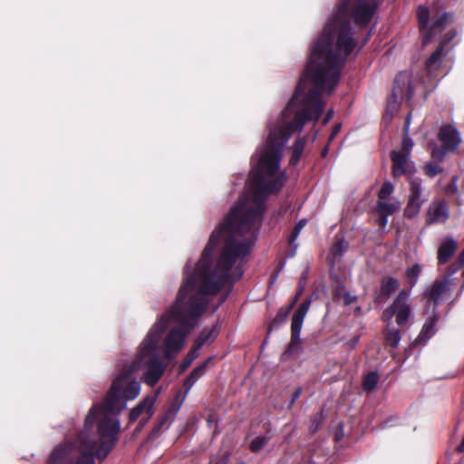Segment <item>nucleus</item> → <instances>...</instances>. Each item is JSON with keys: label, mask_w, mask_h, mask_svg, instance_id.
<instances>
[{"label": "nucleus", "mask_w": 464, "mask_h": 464, "mask_svg": "<svg viewBox=\"0 0 464 464\" xmlns=\"http://www.w3.org/2000/svg\"><path fill=\"white\" fill-rule=\"evenodd\" d=\"M281 160H256L250 175L253 204L248 206L240 198L229 210L219 226L212 232L193 274L185 279L178 292L176 300L166 315H162L141 343L137 359L126 365L113 380L103 403L101 415L118 414L126 406V401L134 400L140 392V383L130 380L132 373L141 367L143 360L156 350L169 321L179 325L172 328L166 336L163 346L166 359H171L184 346L185 337L195 327L197 320L208 306L207 295H215L228 286L229 290L241 279L244 271L235 266L239 258L251 252L253 242L238 240L251 230L258 229L266 209V201L276 194L285 181L284 172L277 174Z\"/></svg>", "instance_id": "nucleus-1"}, {"label": "nucleus", "mask_w": 464, "mask_h": 464, "mask_svg": "<svg viewBox=\"0 0 464 464\" xmlns=\"http://www.w3.org/2000/svg\"><path fill=\"white\" fill-rule=\"evenodd\" d=\"M377 5L369 0H340L314 44L305 69L285 109L271 117L266 125L265 145H286L308 121L321 117L324 102L322 92L332 93L338 85L346 58L356 45L351 19L366 27Z\"/></svg>", "instance_id": "nucleus-2"}, {"label": "nucleus", "mask_w": 464, "mask_h": 464, "mask_svg": "<svg viewBox=\"0 0 464 464\" xmlns=\"http://www.w3.org/2000/svg\"><path fill=\"white\" fill-rule=\"evenodd\" d=\"M100 404H93L84 420V429L79 434V446L68 443L53 450L48 464H95V459L104 460L115 447L121 429L118 419L101 415Z\"/></svg>", "instance_id": "nucleus-3"}, {"label": "nucleus", "mask_w": 464, "mask_h": 464, "mask_svg": "<svg viewBox=\"0 0 464 464\" xmlns=\"http://www.w3.org/2000/svg\"><path fill=\"white\" fill-rule=\"evenodd\" d=\"M310 299H305L294 313L291 321V340L285 351V354L291 355L300 348V334L304 319L310 308Z\"/></svg>", "instance_id": "nucleus-4"}, {"label": "nucleus", "mask_w": 464, "mask_h": 464, "mask_svg": "<svg viewBox=\"0 0 464 464\" xmlns=\"http://www.w3.org/2000/svg\"><path fill=\"white\" fill-rule=\"evenodd\" d=\"M406 76L401 72L394 79L392 92L387 99L386 110L383 116L384 121H391L393 115L399 111L401 102L406 96Z\"/></svg>", "instance_id": "nucleus-5"}, {"label": "nucleus", "mask_w": 464, "mask_h": 464, "mask_svg": "<svg viewBox=\"0 0 464 464\" xmlns=\"http://www.w3.org/2000/svg\"><path fill=\"white\" fill-rule=\"evenodd\" d=\"M396 317V323L400 326L406 324V290H401L393 303L386 308L382 315L383 322L389 324L392 317Z\"/></svg>", "instance_id": "nucleus-6"}, {"label": "nucleus", "mask_w": 464, "mask_h": 464, "mask_svg": "<svg viewBox=\"0 0 464 464\" xmlns=\"http://www.w3.org/2000/svg\"><path fill=\"white\" fill-rule=\"evenodd\" d=\"M146 371L143 381L149 386H155L165 372V365L157 356H153L145 362Z\"/></svg>", "instance_id": "nucleus-7"}, {"label": "nucleus", "mask_w": 464, "mask_h": 464, "mask_svg": "<svg viewBox=\"0 0 464 464\" xmlns=\"http://www.w3.org/2000/svg\"><path fill=\"white\" fill-rule=\"evenodd\" d=\"M159 392L147 395L141 401H140L129 414V423L135 422L143 413L146 417L151 418L154 415V405L157 401Z\"/></svg>", "instance_id": "nucleus-8"}, {"label": "nucleus", "mask_w": 464, "mask_h": 464, "mask_svg": "<svg viewBox=\"0 0 464 464\" xmlns=\"http://www.w3.org/2000/svg\"><path fill=\"white\" fill-rule=\"evenodd\" d=\"M454 15L451 13L443 12L437 14L429 28L426 35H424V44H427L432 37L441 33L449 24L453 23Z\"/></svg>", "instance_id": "nucleus-9"}, {"label": "nucleus", "mask_w": 464, "mask_h": 464, "mask_svg": "<svg viewBox=\"0 0 464 464\" xmlns=\"http://www.w3.org/2000/svg\"><path fill=\"white\" fill-rule=\"evenodd\" d=\"M450 289L448 278L435 280L425 291V297L433 304H437Z\"/></svg>", "instance_id": "nucleus-10"}, {"label": "nucleus", "mask_w": 464, "mask_h": 464, "mask_svg": "<svg viewBox=\"0 0 464 464\" xmlns=\"http://www.w3.org/2000/svg\"><path fill=\"white\" fill-rule=\"evenodd\" d=\"M411 195L408 200V217L415 216L419 213L425 198L421 195L420 183L417 181L411 182Z\"/></svg>", "instance_id": "nucleus-11"}, {"label": "nucleus", "mask_w": 464, "mask_h": 464, "mask_svg": "<svg viewBox=\"0 0 464 464\" xmlns=\"http://www.w3.org/2000/svg\"><path fill=\"white\" fill-rule=\"evenodd\" d=\"M211 361L212 357L207 358L204 362H202L196 368H194L191 371V372L184 379L182 385L183 388L185 389V396H187V394L191 390L193 385L198 382V380L206 373Z\"/></svg>", "instance_id": "nucleus-12"}, {"label": "nucleus", "mask_w": 464, "mask_h": 464, "mask_svg": "<svg viewBox=\"0 0 464 464\" xmlns=\"http://www.w3.org/2000/svg\"><path fill=\"white\" fill-rule=\"evenodd\" d=\"M392 176L398 178L406 174V147H401L400 151L392 150Z\"/></svg>", "instance_id": "nucleus-13"}, {"label": "nucleus", "mask_w": 464, "mask_h": 464, "mask_svg": "<svg viewBox=\"0 0 464 464\" xmlns=\"http://www.w3.org/2000/svg\"><path fill=\"white\" fill-rule=\"evenodd\" d=\"M439 138L443 145H459L461 142L459 132L452 125L442 126L439 132Z\"/></svg>", "instance_id": "nucleus-14"}, {"label": "nucleus", "mask_w": 464, "mask_h": 464, "mask_svg": "<svg viewBox=\"0 0 464 464\" xmlns=\"http://www.w3.org/2000/svg\"><path fill=\"white\" fill-rule=\"evenodd\" d=\"M430 222H443L448 218L447 206L444 201L433 202L428 210Z\"/></svg>", "instance_id": "nucleus-15"}, {"label": "nucleus", "mask_w": 464, "mask_h": 464, "mask_svg": "<svg viewBox=\"0 0 464 464\" xmlns=\"http://www.w3.org/2000/svg\"><path fill=\"white\" fill-rule=\"evenodd\" d=\"M219 332L218 322H217L210 329L204 328L195 341V350L200 349L208 342H213Z\"/></svg>", "instance_id": "nucleus-16"}, {"label": "nucleus", "mask_w": 464, "mask_h": 464, "mask_svg": "<svg viewBox=\"0 0 464 464\" xmlns=\"http://www.w3.org/2000/svg\"><path fill=\"white\" fill-rule=\"evenodd\" d=\"M437 320L438 319L436 315H433L427 320L418 338L413 342V346L417 345V343H419L426 342L429 338L432 336V334L435 333V324L437 323Z\"/></svg>", "instance_id": "nucleus-17"}, {"label": "nucleus", "mask_w": 464, "mask_h": 464, "mask_svg": "<svg viewBox=\"0 0 464 464\" xmlns=\"http://www.w3.org/2000/svg\"><path fill=\"white\" fill-rule=\"evenodd\" d=\"M448 51L449 49L444 50L438 46L437 49L431 53L426 62V66L430 72H432L440 67L443 57L447 54Z\"/></svg>", "instance_id": "nucleus-18"}, {"label": "nucleus", "mask_w": 464, "mask_h": 464, "mask_svg": "<svg viewBox=\"0 0 464 464\" xmlns=\"http://www.w3.org/2000/svg\"><path fill=\"white\" fill-rule=\"evenodd\" d=\"M456 251V244L452 240L442 243L438 251V260L440 263H446Z\"/></svg>", "instance_id": "nucleus-19"}, {"label": "nucleus", "mask_w": 464, "mask_h": 464, "mask_svg": "<svg viewBox=\"0 0 464 464\" xmlns=\"http://www.w3.org/2000/svg\"><path fill=\"white\" fill-rule=\"evenodd\" d=\"M399 285L397 279L391 276L383 277L381 284V295L389 297L398 289Z\"/></svg>", "instance_id": "nucleus-20"}, {"label": "nucleus", "mask_w": 464, "mask_h": 464, "mask_svg": "<svg viewBox=\"0 0 464 464\" xmlns=\"http://www.w3.org/2000/svg\"><path fill=\"white\" fill-rule=\"evenodd\" d=\"M379 373L376 371H372L366 373L362 378V386L364 392H372L379 382Z\"/></svg>", "instance_id": "nucleus-21"}, {"label": "nucleus", "mask_w": 464, "mask_h": 464, "mask_svg": "<svg viewBox=\"0 0 464 464\" xmlns=\"http://www.w3.org/2000/svg\"><path fill=\"white\" fill-rule=\"evenodd\" d=\"M305 225H306V219L303 218V219L299 220L294 227V228L289 236L288 244L291 246H293V250H292L290 256H294L295 254V249L297 247V245L295 244V241L297 239L301 230L305 227Z\"/></svg>", "instance_id": "nucleus-22"}, {"label": "nucleus", "mask_w": 464, "mask_h": 464, "mask_svg": "<svg viewBox=\"0 0 464 464\" xmlns=\"http://www.w3.org/2000/svg\"><path fill=\"white\" fill-rule=\"evenodd\" d=\"M400 208L399 202L387 203L383 200H379L376 206L378 214H384L386 216L392 215Z\"/></svg>", "instance_id": "nucleus-23"}, {"label": "nucleus", "mask_w": 464, "mask_h": 464, "mask_svg": "<svg viewBox=\"0 0 464 464\" xmlns=\"http://www.w3.org/2000/svg\"><path fill=\"white\" fill-rule=\"evenodd\" d=\"M417 16L420 27L424 35H426L430 25L429 24L430 12L426 7L420 6L418 9Z\"/></svg>", "instance_id": "nucleus-24"}, {"label": "nucleus", "mask_w": 464, "mask_h": 464, "mask_svg": "<svg viewBox=\"0 0 464 464\" xmlns=\"http://www.w3.org/2000/svg\"><path fill=\"white\" fill-rule=\"evenodd\" d=\"M456 147H434L430 152L432 160L441 162L448 153L454 151Z\"/></svg>", "instance_id": "nucleus-25"}, {"label": "nucleus", "mask_w": 464, "mask_h": 464, "mask_svg": "<svg viewBox=\"0 0 464 464\" xmlns=\"http://www.w3.org/2000/svg\"><path fill=\"white\" fill-rule=\"evenodd\" d=\"M271 436H258L256 437V439H254L250 445H249V450L251 452L253 453H258L260 452L264 447H266L268 442L270 441L271 440Z\"/></svg>", "instance_id": "nucleus-26"}, {"label": "nucleus", "mask_w": 464, "mask_h": 464, "mask_svg": "<svg viewBox=\"0 0 464 464\" xmlns=\"http://www.w3.org/2000/svg\"><path fill=\"white\" fill-rule=\"evenodd\" d=\"M198 357L197 350H195V345L193 349L190 350L179 366V373H183L194 362V360Z\"/></svg>", "instance_id": "nucleus-27"}, {"label": "nucleus", "mask_w": 464, "mask_h": 464, "mask_svg": "<svg viewBox=\"0 0 464 464\" xmlns=\"http://www.w3.org/2000/svg\"><path fill=\"white\" fill-rule=\"evenodd\" d=\"M401 341V335L398 330H388L385 334V343L391 347H397Z\"/></svg>", "instance_id": "nucleus-28"}, {"label": "nucleus", "mask_w": 464, "mask_h": 464, "mask_svg": "<svg viewBox=\"0 0 464 464\" xmlns=\"http://www.w3.org/2000/svg\"><path fill=\"white\" fill-rule=\"evenodd\" d=\"M458 30L455 28L449 30L442 35L439 46L446 50V47L458 36Z\"/></svg>", "instance_id": "nucleus-29"}, {"label": "nucleus", "mask_w": 464, "mask_h": 464, "mask_svg": "<svg viewBox=\"0 0 464 464\" xmlns=\"http://www.w3.org/2000/svg\"><path fill=\"white\" fill-rule=\"evenodd\" d=\"M348 248V243L344 239H339L332 246L331 253L334 257L343 256L344 251Z\"/></svg>", "instance_id": "nucleus-30"}, {"label": "nucleus", "mask_w": 464, "mask_h": 464, "mask_svg": "<svg viewBox=\"0 0 464 464\" xmlns=\"http://www.w3.org/2000/svg\"><path fill=\"white\" fill-rule=\"evenodd\" d=\"M185 395L183 396V398L181 400H179V394L176 396V398L174 399V401L170 403V405L169 406L168 410L166 411V412H168L172 420L175 419L177 413L179 412V409L181 408V405L185 400Z\"/></svg>", "instance_id": "nucleus-31"}, {"label": "nucleus", "mask_w": 464, "mask_h": 464, "mask_svg": "<svg viewBox=\"0 0 464 464\" xmlns=\"http://www.w3.org/2000/svg\"><path fill=\"white\" fill-rule=\"evenodd\" d=\"M393 185L390 181H385L378 193L379 200L388 199L393 192Z\"/></svg>", "instance_id": "nucleus-32"}, {"label": "nucleus", "mask_w": 464, "mask_h": 464, "mask_svg": "<svg viewBox=\"0 0 464 464\" xmlns=\"http://www.w3.org/2000/svg\"><path fill=\"white\" fill-rule=\"evenodd\" d=\"M423 170L428 177L432 178L440 173L442 171V168L440 167L437 162L432 160L424 166Z\"/></svg>", "instance_id": "nucleus-33"}, {"label": "nucleus", "mask_w": 464, "mask_h": 464, "mask_svg": "<svg viewBox=\"0 0 464 464\" xmlns=\"http://www.w3.org/2000/svg\"><path fill=\"white\" fill-rule=\"evenodd\" d=\"M290 311L289 309H286V308H281L276 317L274 318L273 322L271 323V325L273 326H278L280 324H282L285 319L287 318L288 314H289Z\"/></svg>", "instance_id": "nucleus-34"}, {"label": "nucleus", "mask_w": 464, "mask_h": 464, "mask_svg": "<svg viewBox=\"0 0 464 464\" xmlns=\"http://www.w3.org/2000/svg\"><path fill=\"white\" fill-rule=\"evenodd\" d=\"M323 423V416L322 413H316L310 424L309 430L311 433H315L319 430Z\"/></svg>", "instance_id": "nucleus-35"}, {"label": "nucleus", "mask_w": 464, "mask_h": 464, "mask_svg": "<svg viewBox=\"0 0 464 464\" xmlns=\"http://www.w3.org/2000/svg\"><path fill=\"white\" fill-rule=\"evenodd\" d=\"M421 268L419 265H414L410 271H408V277H411V283L415 284L416 278L420 274Z\"/></svg>", "instance_id": "nucleus-36"}, {"label": "nucleus", "mask_w": 464, "mask_h": 464, "mask_svg": "<svg viewBox=\"0 0 464 464\" xmlns=\"http://www.w3.org/2000/svg\"><path fill=\"white\" fill-rule=\"evenodd\" d=\"M174 420H172L171 416L168 412H164L158 420L157 423L160 424L162 428L164 426H167V428L169 427V425L172 423Z\"/></svg>", "instance_id": "nucleus-37"}, {"label": "nucleus", "mask_w": 464, "mask_h": 464, "mask_svg": "<svg viewBox=\"0 0 464 464\" xmlns=\"http://www.w3.org/2000/svg\"><path fill=\"white\" fill-rule=\"evenodd\" d=\"M174 420H172L171 416L168 412H164L158 420L157 423L160 424L162 428L164 426H167V428L169 427V425L172 423Z\"/></svg>", "instance_id": "nucleus-38"}, {"label": "nucleus", "mask_w": 464, "mask_h": 464, "mask_svg": "<svg viewBox=\"0 0 464 464\" xmlns=\"http://www.w3.org/2000/svg\"><path fill=\"white\" fill-rule=\"evenodd\" d=\"M162 429L163 428L160 426V424L156 422L147 437V441L154 440L159 436Z\"/></svg>", "instance_id": "nucleus-39"}, {"label": "nucleus", "mask_w": 464, "mask_h": 464, "mask_svg": "<svg viewBox=\"0 0 464 464\" xmlns=\"http://www.w3.org/2000/svg\"><path fill=\"white\" fill-rule=\"evenodd\" d=\"M304 147H294L295 150H294L293 155L290 159V164H295L299 160V159L304 151Z\"/></svg>", "instance_id": "nucleus-40"}, {"label": "nucleus", "mask_w": 464, "mask_h": 464, "mask_svg": "<svg viewBox=\"0 0 464 464\" xmlns=\"http://www.w3.org/2000/svg\"><path fill=\"white\" fill-rule=\"evenodd\" d=\"M357 301V296L353 295L350 293L346 292L343 295V304L345 306L352 304L353 303H355Z\"/></svg>", "instance_id": "nucleus-41"}, {"label": "nucleus", "mask_w": 464, "mask_h": 464, "mask_svg": "<svg viewBox=\"0 0 464 464\" xmlns=\"http://www.w3.org/2000/svg\"><path fill=\"white\" fill-rule=\"evenodd\" d=\"M229 454L227 452H225L222 454L218 459L214 462L213 459H211L210 464H227L228 462Z\"/></svg>", "instance_id": "nucleus-42"}, {"label": "nucleus", "mask_w": 464, "mask_h": 464, "mask_svg": "<svg viewBox=\"0 0 464 464\" xmlns=\"http://www.w3.org/2000/svg\"><path fill=\"white\" fill-rule=\"evenodd\" d=\"M302 393V389L301 388H297L294 393L292 394V397H291V401L289 402V405H288V408L291 409L293 407V405L295 404V401L300 397Z\"/></svg>", "instance_id": "nucleus-43"}, {"label": "nucleus", "mask_w": 464, "mask_h": 464, "mask_svg": "<svg viewBox=\"0 0 464 464\" xmlns=\"http://www.w3.org/2000/svg\"><path fill=\"white\" fill-rule=\"evenodd\" d=\"M151 418H149V417H143L141 418V420L139 421L137 427L135 428V433H139L143 428L144 426L148 423V421L150 420Z\"/></svg>", "instance_id": "nucleus-44"}, {"label": "nucleus", "mask_w": 464, "mask_h": 464, "mask_svg": "<svg viewBox=\"0 0 464 464\" xmlns=\"http://www.w3.org/2000/svg\"><path fill=\"white\" fill-rule=\"evenodd\" d=\"M302 287H300L295 295V296L293 298L292 302L290 303V304L286 307V309H289V311H291L294 306L296 304L301 294H302Z\"/></svg>", "instance_id": "nucleus-45"}, {"label": "nucleus", "mask_w": 464, "mask_h": 464, "mask_svg": "<svg viewBox=\"0 0 464 464\" xmlns=\"http://www.w3.org/2000/svg\"><path fill=\"white\" fill-rule=\"evenodd\" d=\"M387 217L386 215L384 214H379V217H378V219H377V223L379 225L380 227L383 228L386 227L387 225Z\"/></svg>", "instance_id": "nucleus-46"}, {"label": "nucleus", "mask_w": 464, "mask_h": 464, "mask_svg": "<svg viewBox=\"0 0 464 464\" xmlns=\"http://www.w3.org/2000/svg\"><path fill=\"white\" fill-rule=\"evenodd\" d=\"M341 124H335L333 128V130L328 138V143L332 142L334 136L340 131Z\"/></svg>", "instance_id": "nucleus-47"}, {"label": "nucleus", "mask_w": 464, "mask_h": 464, "mask_svg": "<svg viewBox=\"0 0 464 464\" xmlns=\"http://www.w3.org/2000/svg\"><path fill=\"white\" fill-rule=\"evenodd\" d=\"M285 266V262L284 261H280L278 266H277V269L275 271V273L272 275L271 276V279L274 281L276 279L278 274L280 273V271L283 269Z\"/></svg>", "instance_id": "nucleus-48"}, {"label": "nucleus", "mask_w": 464, "mask_h": 464, "mask_svg": "<svg viewBox=\"0 0 464 464\" xmlns=\"http://www.w3.org/2000/svg\"><path fill=\"white\" fill-rule=\"evenodd\" d=\"M400 145H406V121H404V124L401 128V140Z\"/></svg>", "instance_id": "nucleus-49"}, {"label": "nucleus", "mask_w": 464, "mask_h": 464, "mask_svg": "<svg viewBox=\"0 0 464 464\" xmlns=\"http://www.w3.org/2000/svg\"><path fill=\"white\" fill-rule=\"evenodd\" d=\"M304 144H305V140L301 138L296 139L295 141L293 143V145H296V146L304 145Z\"/></svg>", "instance_id": "nucleus-50"}, {"label": "nucleus", "mask_w": 464, "mask_h": 464, "mask_svg": "<svg viewBox=\"0 0 464 464\" xmlns=\"http://www.w3.org/2000/svg\"><path fill=\"white\" fill-rule=\"evenodd\" d=\"M328 148L329 147H323V150L321 151V157L322 158H324V157L327 156V154H328Z\"/></svg>", "instance_id": "nucleus-51"}, {"label": "nucleus", "mask_w": 464, "mask_h": 464, "mask_svg": "<svg viewBox=\"0 0 464 464\" xmlns=\"http://www.w3.org/2000/svg\"><path fill=\"white\" fill-rule=\"evenodd\" d=\"M332 114H333V111L332 110L328 111L327 114L325 116V121H328L331 118Z\"/></svg>", "instance_id": "nucleus-52"}, {"label": "nucleus", "mask_w": 464, "mask_h": 464, "mask_svg": "<svg viewBox=\"0 0 464 464\" xmlns=\"http://www.w3.org/2000/svg\"><path fill=\"white\" fill-rule=\"evenodd\" d=\"M227 296H228V292L221 297L220 304L224 303L226 301V299L227 298Z\"/></svg>", "instance_id": "nucleus-53"}]
</instances>
